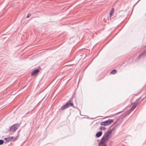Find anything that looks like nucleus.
<instances>
[{
	"label": "nucleus",
	"mask_w": 146,
	"mask_h": 146,
	"mask_svg": "<svg viewBox=\"0 0 146 146\" xmlns=\"http://www.w3.org/2000/svg\"><path fill=\"white\" fill-rule=\"evenodd\" d=\"M111 134L112 132L110 130L109 131L108 130L105 133L102 137H104V139L108 141L109 139L110 138Z\"/></svg>",
	"instance_id": "f257e3e1"
},
{
	"label": "nucleus",
	"mask_w": 146,
	"mask_h": 146,
	"mask_svg": "<svg viewBox=\"0 0 146 146\" xmlns=\"http://www.w3.org/2000/svg\"><path fill=\"white\" fill-rule=\"evenodd\" d=\"M108 141L104 139V137H102L99 143L98 146H107L106 143Z\"/></svg>",
	"instance_id": "f03ea898"
},
{
	"label": "nucleus",
	"mask_w": 146,
	"mask_h": 146,
	"mask_svg": "<svg viewBox=\"0 0 146 146\" xmlns=\"http://www.w3.org/2000/svg\"><path fill=\"white\" fill-rule=\"evenodd\" d=\"M73 105V104L71 101H69L65 105L62 106L60 110H64L67 108L70 107L71 106H72Z\"/></svg>",
	"instance_id": "7ed1b4c3"
},
{
	"label": "nucleus",
	"mask_w": 146,
	"mask_h": 146,
	"mask_svg": "<svg viewBox=\"0 0 146 146\" xmlns=\"http://www.w3.org/2000/svg\"><path fill=\"white\" fill-rule=\"evenodd\" d=\"M113 122V119H109L108 120H107L104 121H102L100 123V125H101L108 126L110 125Z\"/></svg>",
	"instance_id": "20e7f679"
},
{
	"label": "nucleus",
	"mask_w": 146,
	"mask_h": 146,
	"mask_svg": "<svg viewBox=\"0 0 146 146\" xmlns=\"http://www.w3.org/2000/svg\"><path fill=\"white\" fill-rule=\"evenodd\" d=\"M146 57V51L144 50L139 55L137 58L139 59L141 58H144Z\"/></svg>",
	"instance_id": "39448f33"
},
{
	"label": "nucleus",
	"mask_w": 146,
	"mask_h": 146,
	"mask_svg": "<svg viewBox=\"0 0 146 146\" xmlns=\"http://www.w3.org/2000/svg\"><path fill=\"white\" fill-rule=\"evenodd\" d=\"M18 127V126L17 125H13L11 128L10 131H14L17 129Z\"/></svg>",
	"instance_id": "423d86ee"
},
{
	"label": "nucleus",
	"mask_w": 146,
	"mask_h": 146,
	"mask_svg": "<svg viewBox=\"0 0 146 146\" xmlns=\"http://www.w3.org/2000/svg\"><path fill=\"white\" fill-rule=\"evenodd\" d=\"M39 70L38 69H36L33 71L31 73L32 76H36L39 72Z\"/></svg>",
	"instance_id": "0eeeda50"
},
{
	"label": "nucleus",
	"mask_w": 146,
	"mask_h": 146,
	"mask_svg": "<svg viewBox=\"0 0 146 146\" xmlns=\"http://www.w3.org/2000/svg\"><path fill=\"white\" fill-rule=\"evenodd\" d=\"M102 133V131H99L97 132L96 134V137H100Z\"/></svg>",
	"instance_id": "6e6552de"
},
{
	"label": "nucleus",
	"mask_w": 146,
	"mask_h": 146,
	"mask_svg": "<svg viewBox=\"0 0 146 146\" xmlns=\"http://www.w3.org/2000/svg\"><path fill=\"white\" fill-rule=\"evenodd\" d=\"M114 8H113L111 9V11L109 13L110 17H111V15H113V13H114Z\"/></svg>",
	"instance_id": "1a4fd4ad"
},
{
	"label": "nucleus",
	"mask_w": 146,
	"mask_h": 146,
	"mask_svg": "<svg viewBox=\"0 0 146 146\" xmlns=\"http://www.w3.org/2000/svg\"><path fill=\"white\" fill-rule=\"evenodd\" d=\"M140 103V102H134L132 103V104H133V105L135 106V107L136 108V107H137Z\"/></svg>",
	"instance_id": "9d476101"
},
{
	"label": "nucleus",
	"mask_w": 146,
	"mask_h": 146,
	"mask_svg": "<svg viewBox=\"0 0 146 146\" xmlns=\"http://www.w3.org/2000/svg\"><path fill=\"white\" fill-rule=\"evenodd\" d=\"M117 72V70L115 69H113L110 72V74H116Z\"/></svg>",
	"instance_id": "9b49d317"
},
{
	"label": "nucleus",
	"mask_w": 146,
	"mask_h": 146,
	"mask_svg": "<svg viewBox=\"0 0 146 146\" xmlns=\"http://www.w3.org/2000/svg\"><path fill=\"white\" fill-rule=\"evenodd\" d=\"M99 129L101 130H105L106 129V128L104 126H101L100 127Z\"/></svg>",
	"instance_id": "f8f14e48"
},
{
	"label": "nucleus",
	"mask_w": 146,
	"mask_h": 146,
	"mask_svg": "<svg viewBox=\"0 0 146 146\" xmlns=\"http://www.w3.org/2000/svg\"><path fill=\"white\" fill-rule=\"evenodd\" d=\"M132 107L130 109V110H131V111H133V110L135 108V106H134L133 105V104H132Z\"/></svg>",
	"instance_id": "ddd939ff"
},
{
	"label": "nucleus",
	"mask_w": 146,
	"mask_h": 146,
	"mask_svg": "<svg viewBox=\"0 0 146 146\" xmlns=\"http://www.w3.org/2000/svg\"><path fill=\"white\" fill-rule=\"evenodd\" d=\"M117 126H114L112 129H111L110 130L112 132L113 131H114L116 128Z\"/></svg>",
	"instance_id": "4468645a"
},
{
	"label": "nucleus",
	"mask_w": 146,
	"mask_h": 146,
	"mask_svg": "<svg viewBox=\"0 0 146 146\" xmlns=\"http://www.w3.org/2000/svg\"><path fill=\"white\" fill-rule=\"evenodd\" d=\"M13 138L14 137H9L8 138H7V139L9 140V141H10L13 139Z\"/></svg>",
	"instance_id": "2eb2a0df"
},
{
	"label": "nucleus",
	"mask_w": 146,
	"mask_h": 146,
	"mask_svg": "<svg viewBox=\"0 0 146 146\" xmlns=\"http://www.w3.org/2000/svg\"><path fill=\"white\" fill-rule=\"evenodd\" d=\"M4 143V141L2 140H0V145H2Z\"/></svg>",
	"instance_id": "dca6fc26"
},
{
	"label": "nucleus",
	"mask_w": 146,
	"mask_h": 146,
	"mask_svg": "<svg viewBox=\"0 0 146 146\" xmlns=\"http://www.w3.org/2000/svg\"><path fill=\"white\" fill-rule=\"evenodd\" d=\"M130 111H128L126 113H125L126 115H127L130 112Z\"/></svg>",
	"instance_id": "f3484780"
},
{
	"label": "nucleus",
	"mask_w": 146,
	"mask_h": 146,
	"mask_svg": "<svg viewBox=\"0 0 146 146\" xmlns=\"http://www.w3.org/2000/svg\"><path fill=\"white\" fill-rule=\"evenodd\" d=\"M30 16V14H28L27 16V18H29Z\"/></svg>",
	"instance_id": "a211bd4d"
},
{
	"label": "nucleus",
	"mask_w": 146,
	"mask_h": 146,
	"mask_svg": "<svg viewBox=\"0 0 146 146\" xmlns=\"http://www.w3.org/2000/svg\"><path fill=\"white\" fill-rule=\"evenodd\" d=\"M96 117H94V118H91V119H94L95 118H96Z\"/></svg>",
	"instance_id": "6ab92c4d"
},
{
	"label": "nucleus",
	"mask_w": 146,
	"mask_h": 146,
	"mask_svg": "<svg viewBox=\"0 0 146 146\" xmlns=\"http://www.w3.org/2000/svg\"><path fill=\"white\" fill-rule=\"evenodd\" d=\"M139 0H138V1L136 2V3L135 4V5L136 4H137V2H138L139 1Z\"/></svg>",
	"instance_id": "aec40b11"
},
{
	"label": "nucleus",
	"mask_w": 146,
	"mask_h": 146,
	"mask_svg": "<svg viewBox=\"0 0 146 146\" xmlns=\"http://www.w3.org/2000/svg\"><path fill=\"white\" fill-rule=\"evenodd\" d=\"M88 66V65H87V66H86V68L84 69V70H85V69Z\"/></svg>",
	"instance_id": "412c9836"
},
{
	"label": "nucleus",
	"mask_w": 146,
	"mask_h": 146,
	"mask_svg": "<svg viewBox=\"0 0 146 146\" xmlns=\"http://www.w3.org/2000/svg\"><path fill=\"white\" fill-rule=\"evenodd\" d=\"M73 94H74V93H73Z\"/></svg>",
	"instance_id": "4be33fe9"
},
{
	"label": "nucleus",
	"mask_w": 146,
	"mask_h": 146,
	"mask_svg": "<svg viewBox=\"0 0 146 146\" xmlns=\"http://www.w3.org/2000/svg\"><path fill=\"white\" fill-rule=\"evenodd\" d=\"M118 32H117V33H116V35H117L118 34Z\"/></svg>",
	"instance_id": "5701e85b"
},
{
	"label": "nucleus",
	"mask_w": 146,
	"mask_h": 146,
	"mask_svg": "<svg viewBox=\"0 0 146 146\" xmlns=\"http://www.w3.org/2000/svg\"><path fill=\"white\" fill-rule=\"evenodd\" d=\"M73 107H74V108H75V107L74 106H73Z\"/></svg>",
	"instance_id": "b1692460"
},
{
	"label": "nucleus",
	"mask_w": 146,
	"mask_h": 146,
	"mask_svg": "<svg viewBox=\"0 0 146 146\" xmlns=\"http://www.w3.org/2000/svg\"><path fill=\"white\" fill-rule=\"evenodd\" d=\"M79 111H80V110H79Z\"/></svg>",
	"instance_id": "393cba45"
},
{
	"label": "nucleus",
	"mask_w": 146,
	"mask_h": 146,
	"mask_svg": "<svg viewBox=\"0 0 146 146\" xmlns=\"http://www.w3.org/2000/svg\"><path fill=\"white\" fill-rule=\"evenodd\" d=\"M121 29H120L119 30V31H120L121 30Z\"/></svg>",
	"instance_id": "a878e982"
},
{
	"label": "nucleus",
	"mask_w": 146,
	"mask_h": 146,
	"mask_svg": "<svg viewBox=\"0 0 146 146\" xmlns=\"http://www.w3.org/2000/svg\"><path fill=\"white\" fill-rule=\"evenodd\" d=\"M99 52H98V54L99 53Z\"/></svg>",
	"instance_id": "bb28decb"
}]
</instances>
